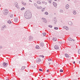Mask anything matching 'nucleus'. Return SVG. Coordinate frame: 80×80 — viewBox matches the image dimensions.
Returning <instances> with one entry per match:
<instances>
[{"label":"nucleus","mask_w":80,"mask_h":80,"mask_svg":"<svg viewBox=\"0 0 80 80\" xmlns=\"http://www.w3.org/2000/svg\"><path fill=\"white\" fill-rule=\"evenodd\" d=\"M24 17L26 19H30L31 18L30 13L28 12H26L25 14Z\"/></svg>","instance_id":"f257e3e1"},{"label":"nucleus","mask_w":80,"mask_h":80,"mask_svg":"<svg viewBox=\"0 0 80 80\" xmlns=\"http://www.w3.org/2000/svg\"><path fill=\"white\" fill-rule=\"evenodd\" d=\"M8 11L7 9H4L3 12V14L4 15H6L7 14H8Z\"/></svg>","instance_id":"f03ea898"},{"label":"nucleus","mask_w":80,"mask_h":80,"mask_svg":"<svg viewBox=\"0 0 80 80\" xmlns=\"http://www.w3.org/2000/svg\"><path fill=\"white\" fill-rule=\"evenodd\" d=\"M8 65V64L6 62H3L2 63V65L3 67H7V65Z\"/></svg>","instance_id":"7ed1b4c3"},{"label":"nucleus","mask_w":80,"mask_h":80,"mask_svg":"<svg viewBox=\"0 0 80 80\" xmlns=\"http://www.w3.org/2000/svg\"><path fill=\"white\" fill-rule=\"evenodd\" d=\"M42 22H44V23H47V20H46L45 18H42Z\"/></svg>","instance_id":"20e7f679"},{"label":"nucleus","mask_w":80,"mask_h":80,"mask_svg":"<svg viewBox=\"0 0 80 80\" xmlns=\"http://www.w3.org/2000/svg\"><path fill=\"white\" fill-rule=\"evenodd\" d=\"M54 48L55 49H56V50H57V49H58L59 48L58 46V45H56L54 46Z\"/></svg>","instance_id":"39448f33"},{"label":"nucleus","mask_w":80,"mask_h":80,"mask_svg":"<svg viewBox=\"0 0 80 80\" xmlns=\"http://www.w3.org/2000/svg\"><path fill=\"white\" fill-rule=\"evenodd\" d=\"M65 57H67V58H68V57H70V56H69V55H68V54H67V53H65Z\"/></svg>","instance_id":"423d86ee"},{"label":"nucleus","mask_w":80,"mask_h":80,"mask_svg":"<svg viewBox=\"0 0 80 80\" xmlns=\"http://www.w3.org/2000/svg\"><path fill=\"white\" fill-rule=\"evenodd\" d=\"M15 5L16 6V7L18 8V3L17 2H15Z\"/></svg>","instance_id":"0eeeda50"},{"label":"nucleus","mask_w":80,"mask_h":80,"mask_svg":"<svg viewBox=\"0 0 80 80\" xmlns=\"http://www.w3.org/2000/svg\"><path fill=\"white\" fill-rule=\"evenodd\" d=\"M5 27H6V26L5 25H4L3 26H2L1 28L2 30H3V29H4V28H5Z\"/></svg>","instance_id":"6e6552de"},{"label":"nucleus","mask_w":80,"mask_h":80,"mask_svg":"<svg viewBox=\"0 0 80 80\" xmlns=\"http://www.w3.org/2000/svg\"><path fill=\"white\" fill-rule=\"evenodd\" d=\"M22 3L24 5H26L27 4L26 3V2H25L24 1H22Z\"/></svg>","instance_id":"1a4fd4ad"},{"label":"nucleus","mask_w":80,"mask_h":80,"mask_svg":"<svg viewBox=\"0 0 80 80\" xmlns=\"http://www.w3.org/2000/svg\"><path fill=\"white\" fill-rule=\"evenodd\" d=\"M53 5L54 7H57V3L55 2L53 3Z\"/></svg>","instance_id":"9d476101"},{"label":"nucleus","mask_w":80,"mask_h":80,"mask_svg":"<svg viewBox=\"0 0 80 80\" xmlns=\"http://www.w3.org/2000/svg\"><path fill=\"white\" fill-rule=\"evenodd\" d=\"M69 7V5L68 4H67L66 6V8H67V9H68Z\"/></svg>","instance_id":"9b49d317"},{"label":"nucleus","mask_w":80,"mask_h":80,"mask_svg":"<svg viewBox=\"0 0 80 80\" xmlns=\"http://www.w3.org/2000/svg\"><path fill=\"white\" fill-rule=\"evenodd\" d=\"M37 8L38 9H42V7L41 6L38 7Z\"/></svg>","instance_id":"f8f14e48"},{"label":"nucleus","mask_w":80,"mask_h":80,"mask_svg":"<svg viewBox=\"0 0 80 80\" xmlns=\"http://www.w3.org/2000/svg\"><path fill=\"white\" fill-rule=\"evenodd\" d=\"M69 25H72V22L71 21H70L68 22Z\"/></svg>","instance_id":"ddd939ff"},{"label":"nucleus","mask_w":80,"mask_h":80,"mask_svg":"<svg viewBox=\"0 0 80 80\" xmlns=\"http://www.w3.org/2000/svg\"><path fill=\"white\" fill-rule=\"evenodd\" d=\"M36 49H39V48H40V47L38 46L37 45L36 47Z\"/></svg>","instance_id":"4468645a"},{"label":"nucleus","mask_w":80,"mask_h":80,"mask_svg":"<svg viewBox=\"0 0 80 80\" xmlns=\"http://www.w3.org/2000/svg\"><path fill=\"white\" fill-rule=\"evenodd\" d=\"M73 13L74 15H76L77 13V12H76V11L74 10L73 11Z\"/></svg>","instance_id":"2eb2a0df"},{"label":"nucleus","mask_w":80,"mask_h":80,"mask_svg":"<svg viewBox=\"0 0 80 80\" xmlns=\"http://www.w3.org/2000/svg\"><path fill=\"white\" fill-rule=\"evenodd\" d=\"M52 40L53 41H56L57 40V38H53Z\"/></svg>","instance_id":"dca6fc26"},{"label":"nucleus","mask_w":80,"mask_h":80,"mask_svg":"<svg viewBox=\"0 0 80 80\" xmlns=\"http://www.w3.org/2000/svg\"><path fill=\"white\" fill-rule=\"evenodd\" d=\"M68 40H69V41H72V39L71 38H69L68 39Z\"/></svg>","instance_id":"f3484780"},{"label":"nucleus","mask_w":80,"mask_h":80,"mask_svg":"<svg viewBox=\"0 0 80 80\" xmlns=\"http://www.w3.org/2000/svg\"><path fill=\"white\" fill-rule=\"evenodd\" d=\"M42 3H43V4H45V5H47V3L45 2V1H43L42 2Z\"/></svg>","instance_id":"a211bd4d"},{"label":"nucleus","mask_w":80,"mask_h":80,"mask_svg":"<svg viewBox=\"0 0 80 80\" xmlns=\"http://www.w3.org/2000/svg\"><path fill=\"white\" fill-rule=\"evenodd\" d=\"M43 36H45L46 35V32H44L42 33Z\"/></svg>","instance_id":"6ab92c4d"},{"label":"nucleus","mask_w":80,"mask_h":80,"mask_svg":"<svg viewBox=\"0 0 80 80\" xmlns=\"http://www.w3.org/2000/svg\"><path fill=\"white\" fill-rule=\"evenodd\" d=\"M37 3L38 4H41V2L40 1H38Z\"/></svg>","instance_id":"aec40b11"},{"label":"nucleus","mask_w":80,"mask_h":80,"mask_svg":"<svg viewBox=\"0 0 80 80\" xmlns=\"http://www.w3.org/2000/svg\"><path fill=\"white\" fill-rule=\"evenodd\" d=\"M48 61H49L50 62H52V59H51L48 58Z\"/></svg>","instance_id":"412c9836"},{"label":"nucleus","mask_w":80,"mask_h":80,"mask_svg":"<svg viewBox=\"0 0 80 80\" xmlns=\"http://www.w3.org/2000/svg\"><path fill=\"white\" fill-rule=\"evenodd\" d=\"M52 62V61H48V63L49 65H50V63Z\"/></svg>","instance_id":"4be33fe9"},{"label":"nucleus","mask_w":80,"mask_h":80,"mask_svg":"<svg viewBox=\"0 0 80 80\" xmlns=\"http://www.w3.org/2000/svg\"><path fill=\"white\" fill-rule=\"evenodd\" d=\"M25 66H23L22 68V70H24V69H25Z\"/></svg>","instance_id":"5701e85b"},{"label":"nucleus","mask_w":80,"mask_h":80,"mask_svg":"<svg viewBox=\"0 0 80 80\" xmlns=\"http://www.w3.org/2000/svg\"><path fill=\"white\" fill-rule=\"evenodd\" d=\"M8 23H12V22L11 21H10V20H9L8 21Z\"/></svg>","instance_id":"b1692460"},{"label":"nucleus","mask_w":80,"mask_h":80,"mask_svg":"<svg viewBox=\"0 0 80 80\" xmlns=\"http://www.w3.org/2000/svg\"><path fill=\"white\" fill-rule=\"evenodd\" d=\"M43 45H43V43H41V47H43Z\"/></svg>","instance_id":"393cba45"},{"label":"nucleus","mask_w":80,"mask_h":80,"mask_svg":"<svg viewBox=\"0 0 80 80\" xmlns=\"http://www.w3.org/2000/svg\"><path fill=\"white\" fill-rule=\"evenodd\" d=\"M44 10H45V8H42V12H43V11H44Z\"/></svg>","instance_id":"a878e982"},{"label":"nucleus","mask_w":80,"mask_h":80,"mask_svg":"<svg viewBox=\"0 0 80 80\" xmlns=\"http://www.w3.org/2000/svg\"><path fill=\"white\" fill-rule=\"evenodd\" d=\"M25 10V8H22L21 9V10Z\"/></svg>","instance_id":"bb28decb"},{"label":"nucleus","mask_w":80,"mask_h":80,"mask_svg":"<svg viewBox=\"0 0 80 80\" xmlns=\"http://www.w3.org/2000/svg\"><path fill=\"white\" fill-rule=\"evenodd\" d=\"M54 29L55 30H58V28L55 27L54 28Z\"/></svg>","instance_id":"cd10ccee"},{"label":"nucleus","mask_w":80,"mask_h":80,"mask_svg":"<svg viewBox=\"0 0 80 80\" xmlns=\"http://www.w3.org/2000/svg\"><path fill=\"white\" fill-rule=\"evenodd\" d=\"M78 53L80 54V49H79L78 50Z\"/></svg>","instance_id":"c85d7f7f"},{"label":"nucleus","mask_w":80,"mask_h":80,"mask_svg":"<svg viewBox=\"0 0 80 80\" xmlns=\"http://www.w3.org/2000/svg\"><path fill=\"white\" fill-rule=\"evenodd\" d=\"M66 30H68V28L67 26V27L66 28Z\"/></svg>","instance_id":"c756f323"},{"label":"nucleus","mask_w":80,"mask_h":80,"mask_svg":"<svg viewBox=\"0 0 80 80\" xmlns=\"http://www.w3.org/2000/svg\"><path fill=\"white\" fill-rule=\"evenodd\" d=\"M39 71H41V72H43V70H42V69H39Z\"/></svg>","instance_id":"7c9ffc66"},{"label":"nucleus","mask_w":80,"mask_h":80,"mask_svg":"<svg viewBox=\"0 0 80 80\" xmlns=\"http://www.w3.org/2000/svg\"><path fill=\"white\" fill-rule=\"evenodd\" d=\"M66 28H67V26H64L63 27V28H65V29H66Z\"/></svg>","instance_id":"2f4dec72"},{"label":"nucleus","mask_w":80,"mask_h":80,"mask_svg":"<svg viewBox=\"0 0 80 80\" xmlns=\"http://www.w3.org/2000/svg\"><path fill=\"white\" fill-rule=\"evenodd\" d=\"M45 13L46 15H48V13L47 12H45Z\"/></svg>","instance_id":"473e14b6"},{"label":"nucleus","mask_w":80,"mask_h":80,"mask_svg":"<svg viewBox=\"0 0 80 80\" xmlns=\"http://www.w3.org/2000/svg\"><path fill=\"white\" fill-rule=\"evenodd\" d=\"M41 61V59H40L39 58L38 59V62H40Z\"/></svg>","instance_id":"72a5a7b5"},{"label":"nucleus","mask_w":80,"mask_h":80,"mask_svg":"<svg viewBox=\"0 0 80 80\" xmlns=\"http://www.w3.org/2000/svg\"><path fill=\"white\" fill-rule=\"evenodd\" d=\"M13 15H10V16H9V17H11V18H12V17Z\"/></svg>","instance_id":"f704fd0d"},{"label":"nucleus","mask_w":80,"mask_h":80,"mask_svg":"<svg viewBox=\"0 0 80 80\" xmlns=\"http://www.w3.org/2000/svg\"><path fill=\"white\" fill-rule=\"evenodd\" d=\"M63 71L61 69L60 70V72H63Z\"/></svg>","instance_id":"c9c22d12"},{"label":"nucleus","mask_w":80,"mask_h":80,"mask_svg":"<svg viewBox=\"0 0 80 80\" xmlns=\"http://www.w3.org/2000/svg\"><path fill=\"white\" fill-rule=\"evenodd\" d=\"M39 57H42V58H44V56L43 55L40 56Z\"/></svg>","instance_id":"e433bc0d"},{"label":"nucleus","mask_w":80,"mask_h":80,"mask_svg":"<svg viewBox=\"0 0 80 80\" xmlns=\"http://www.w3.org/2000/svg\"><path fill=\"white\" fill-rule=\"evenodd\" d=\"M49 3H52V2L51 1V0L49 1Z\"/></svg>","instance_id":"4c0bfd02"},{"label":"nucleus","mask_w":80,"mask_h":80,"mask_svg":"<svg viewBox=\"0 0 80 80\" xmlns=\"http://www.w3.org/2000/svg\"><path fill=\"white\" fill-rule=\"evenodd\" d=\"M49 27L50 28H52V26H49Z\"/></svg>","instance_id":"58836bf2"},{"label":"nucleus","mask_w":80,"mask_h":80,"mask_svg":"<svg viewBox=\"0 0 80 80\" xmlns=\"http://www.w3.org/2000/svg\"><path fill=\"white\" fill-rule=\"evenodd\" d=\"M47 72H49V70H47Z\"/></svg>","instance_id":"ea45409f"},{"label":"nucleus","mask_w":80,"mask_h":80,"mask_svg":"<svg viewBox=\"0 0 80 80\" xmlns=\"http://www.w3.org/2000/svg\"><path fill=\"white\" fill-rule=\"evenodd\" d=\"M75 63V62H73V64H74V63Z\"/></svg>","instance_id":"a19ab883"},{"label":"nucleus","mask_w":80,"mask_h":80,"mask_svg":"<svg viewBox=\"0 0 80 80\" xmlns=\"http://www.w3.org/2000/svg\"><path fill=\"white\" fill-rule=\"evenodd\" d=\"M9 80V79H6V80Z\"/></svg>","instance_id":"79ce46f5"},{"label":"nucleus","mask_w":80,"mask_h":80,"mask_svg":"<svg viewBox=\"0 0 80 80\" xmlns=\"http://www.w3.org/2000/svg\"><path fill=\"white\" fill-rule=\"evenodd\" d=\"M54 1H57V0H54Z\"/></svg>","instance_id":"37998d69"},{"label":"nucleus","mask_w":80,"mask_h":80,"mask_svg":"<svg viewBox=\"0 0 80 80\" xmlns=\"http://www.w3.org/2000/svg\"><path fill=\"white\" fill-rule=\"evenodd\" d=\"M73 41H74V42L75 41V40H73Z\"/></svg>","instance_id":"c03bdc74"},{"label":"nucleus","mask_w":80,"mask_h":80,"mask_svg":"<svg viewBox=\"0 0 80 80\" xmlns=\"http://www.w3.org/2000/svg\"><path fill=\"white\" fill-rule=\"evenodd\" d=\"M79 63L80 64V61L79 62Z\"/></svg>","instance_id":"a18cd8bd"},{"label":"nucleus","mask_w":80,"mask_h":80,"mask_svg":"<svg viewBox=\"0 0 80 80\" xmlns=\"http://www.w3.org/2000/svg\"><path fill=\"white\" fill-rule=\"evenodd\" d=\"M0 7H1V5H0Z\"/></svg>","instance_id":"49530a36"},{"label":"nucleus","mask_w":80,"mask_h":80,"mask_svg":"<svg viewBox=\"0 0 80 80\" xmlns=\"http://www.w3.org/2000/svg\"><path fill=\"white\" fill-rule=\"evenodd\" d=\"M69 1H70V0H68Z\"/></svg>","instance_id":"de8ad7c7"},{"label":"nucleus","mask_w":80,"mask_h":80,"mask_svg":"<svg viewBox=\"0 0 80 80\" xmlns=\"http://www.w3.org/2000/svg\"><path fill=\"white\" fill-rule=\"evenodd\" d=\"M60 11H62V10H61Z\"/></svg>","instance_id":"09e8293b"},{"label":"nucleus","mask_w":80,"mask_h":80,"mask_svg":"<svg viewBox=\"0 0 80 80\" xmlns=\"http://www.w3.org/2000/svg\"><path fill=\"white\" fill-rule=\"evenodd\" d=\"M54 14L55 15V13H54Z\"/></svg>","instance_id":"8fccbe9b"}]
</instances>
